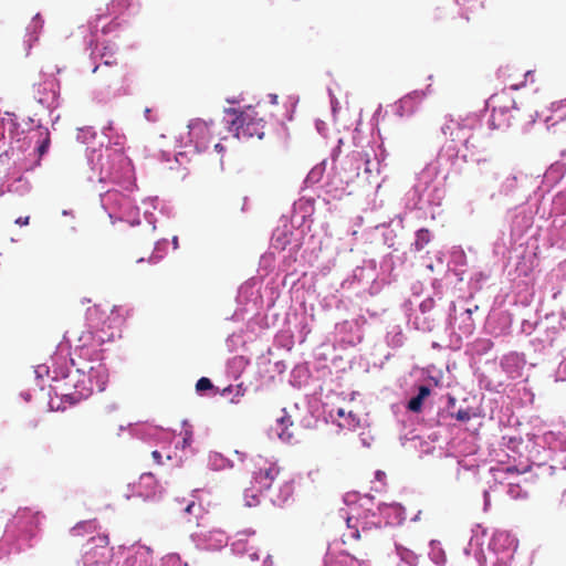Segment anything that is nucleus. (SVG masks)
Listing matches in <instances>:
<instances>
[{"label": "nucleus", "instance_id": "obj_1", "mask_svg": "<svg viewBox=\"0 0 566 566\" xmlns=\"http://www.w3.org/2000/svg\"><path fill=\"white\" fill-rule=\"evenodd\" d=\"M227 115L231 117L228 120L229 130L234 134L238 139L263 138L265 134V120L259 116L258 112L248 107L244 111L230 108Z\"/></svg>", "mask_w": 566, "mask_h": 566}, {"label": "nucleus", "instance_id": "obj_2", "mask_svg": "<svg viewBox=\"0 0 566 566\" xmlns=\"http://www.w3.org/2000/svg\"><path fill=\"white\" fill-rule=\"evenodd\" d=\"M279 473L280 468L276 463L261 455L254 458L252 478L260 491L270 490Z\"/></svg>", "mask_w": 566, "mask_h": 566}, {"label": "nucleus", "instance_id": "obj_3", "mask_svg": "<svg viewBox=\"0 0 566 566\" xmlns=\"http://www.w3.org/2000/svg\"><path fill=\"white\" fill-rule=\"evenodd\" d=\"M108 310L102 308L101 305H94L88 308L87 319L90 323L91 331L88 334L92 336V340L96 345H101L105 342V337L101 334L105 332V327H111V316L107 315Z\"/></svg>", "mask_w": 566, "mask_h": 566}, {"label": "nucleus", "instance_id": "obj_4", "mask_svg": "<svg viewBox=\"0 0 566 566\" xmlns=\"http://www.w3.org/2000/svg\"><path fill=\"white\" fill-rule=\"evenodd\" d=\"M254 535L255 532L251 530L238 532L231 544L233 552L240 555H248L252 560H258L260 556L255 539L253 538L251 544L249 542L250 537H254Z\"/></svg>", "mask_w": 566, "mask_h": 566}, {"label": "nucleus", "instance_id": "obj_5", "mask_svg": "<svg viewBox=\"0 0 566 566\" xmlns=\"http://www.w3.org/2000/svg\"><path fill=\"white\" fill-rule=\"evenodd\" d=\"M349 160L357 170V176H359V169L364 166V172L369 177L374 174V171H378V165L373 164L370 159V155L367 151H353L349 156Z\"/></svg>", "mask_w": 566, "mask_h": 566}, {"label": "nucleus", "instance_id": "obj_6", "mask_svg": "<svg viewBox=\"0 0 566 566\" xmlns=\"http://www.w3.org/2000/svg\"><path fill=\"white\" fill-rule=\"evenodd\" d=\"M422 96L423 94L418 92L403 96L398 102L397 113L400 116L412 114Z\"/></svg>", "mask_w": 566, "mask_h": 566}, {"label": "nucleus", "instance_id": "obj_7", "mask_svg": "<svg viewBox=\"0 0 566 566\" xmlns=\"http://www.w3.org/2000/svg\"><path fill=\"white\" fill-rule=\"evenodd\" d=\"M512 114L500 107H494L490 118V126L494 129H501L511 126Z\"/></svg>", "mask_w": 566, "mask_h": 566}, {"label": "nucleus", "instance_id": "obj_8", "mask_svg": "<svg viewBox=\"0 0 566 566\" xmlns=\"http://www.w3.org/2000/svg\"><path fill=\"white\" fill-rule=\"evenodd\" d=\"M337 416L342 419L338 426L346 430H355L359 427V418L352 411H346L344 408L337 409Z\"/></svg>", "mask_w": 566, "mask_h": 566}, {"label": "nucleus", "instance_id": "obj_9", "mask_svg": "<svg viewBox=\"0 0 566 566\" xmlns=\"http://www.w3.org/2000/svg\"><path fill=\"white\" fill-rule=\"evenodd\" d=\"M88 377L91 382H93L94 378L96 379L95 385L98 391H103L105 389L108 376L106 373V368L102 364H98L96 367H91Z\"/></svg>", "mask_w": 566, "mask_h": 566}, {"label": "nucleus", "instance_id": "obj_10", "mask_svg": "<svg viewBox=\"0 0 566 566\" xmlns=\"http://www.w3.org/2000/svg\"><path fill=\"white\" fill-rule=\"evenodd\" d=\"M430 395V388L427 386H420L418 395L411 398L408 402V409L412 412H420L424 399Z\"/></svg>", "mask_w": 566, "mask_h": 566}, {"label": "nucleus", "instance_id": "obj_11", "mask_svg": "<svg viewBox=\"0 0 566 566\" xmlns=\"http://www.w3.org/2000/svg\"><path fill=\"white\" fill-rule=\"evenodd\" d=\"M431 240V233L428 229L422 228L417 231L416 233V241L413 243L416 251H421L424 249V247L430 242Z\"/></svg>", "mask_w": 566, "mask_h": 566}, {"label": "nucleus", "instance_id": "obj_12", "mask_svg": "<svg viewBox=\"0 0 566 566\" xmlns=\"http://www.w3.org/2000/svg\"><path fill=\"white\" fill-rule=\"evenodd\" d=\"M190 135L196 136L199 133L208 130V124L201 119H195L189 124Z\"/></svg>", "mask_w": 566, "mask_h": 566}, {"label": "nucleus", "instance_id": "obj_13", "mask_svg": "<svg viewBox=\"0 0 566 566\" xmlns=\"http://www.w3.org/2000/svg\"><path fill=\"white\" fill-rule=\"evenodd\" d=\"M213 387L211 380L207 377H201L197 384H196V390L197 391H205V390H209Z\"/></svg>", "mask_w": 566, "mask_h": 566}, {"label": "nucleus", "instance_id": "obj_14", "mask_svg": "<svg viewBox=\"0 0 566 566\" xmlns=\"http://www.w3.org/2000/svg\"><path fill=\"white\" fill-rule=\"evenodd\" d=\"M452 417L459 421L467 422L472 418V413L469 409H460Z\"/></svg>", "mask_w": 566, "mask_h": 566}, {"label": "nucleus", "instance_id": "obj_15", "mask_svg": "<svg viewBox=\"0 0 566 566\" xmlns=\"http://www.w3.org/2000/svg\"><path fill=\"white\" fill-rule=\"evenodd\" d=\"M247 499V505L252 506L253 504H258L260 502L259 496L254 493H251L247 490L244 494Z\"/></svg>", "mask_w": 566, "mask_h": 566}, {"label": "nucleus", "instance_id": "obj_16", "mask_svg": "<svg viewBox=\"0 0 566 566\" xmlns=\"http://www.w3.org/2000/svg\"><path fill=\"white\" fill-rule=\"evenodd\" d=\"M344 537L348 539H359L361 537V533L357 528L349 527L348 533L344 534Z\"/></svg>", "mask_w": 566, "mask_h": 566}, {"label": "nucleus", "instance_id": "obj_17", "mask_svg": "<svg viewBox=\"0 0 566 566\" xmlns=\"http://www.w3.org/2000/svg\"><path fill=\"white\" fill-rule=\"evenodd\" d=\"M49 145H50V137H49V134L46 133V137L44 138V140L41 143V145L38 148L39 154L41 156L48 151Z\"/></svg>", "mask_w": 566, "mask_h": 566}, {"label": "nucleus", "instance_id": "obj_18", "mask_svg": "<svg viewBox=\"0 0 566 566\" xmlns=\"http://www.w3.org/2000/svg\"><path fill=\"white\" fill-rule=\"evenodd\" d=\"M130 4V0H112V6L118 8H127Z\"/></svg>", "mask_w": 566, "mask_h": 566}, {"label": "nucleus", "instance_id": "obj_19", "mask_svg": "<svg viewBox=\"0 0 566 566\" xmlns=\"http://www.w3.org/2000/svg\"><path fill=\"white\" fill-rule=\"evenodd\" d=\"M140 481H145L147 484L155 483L154 475L151 473L143 474Z\"/></svg>", "mask_w": 566, "mask_h": 566}, {"label": "nucleus", "instance_id": "obj_20", "mask_svg": "<svg viewBox=\"0 0 566 566\" xmlns=\"http://www.w3.org/2000/svg\"><path fill=\"white\" fill-rule=\"evenodd\" d=\"M199 506L196 505V503L192 501L190 502L186 507H185V512L187 514H192L196 510H198Z\"/></svg>", "mask_w": 566, "mask_h": 566}, {"label": "nucleus", "instance_id": "obj_21", "mask_svg": "<svg viewBox=\"0 0 566 566\" xmlns=\"http://www.w3.org/2000/svg\"><path fill=\"white\" fill-rule=\"evenodd\" d=\"M29 221H30V217L27 216V217H20L15 220V223L20 227H23V226H28L29 224Z\"/></svg>", "mask_w": 566, "mask_h": 566}, {"label": "nucleus", "instance_id": "obj_22", "mask_svg": "<svg viewBox=\"0 0 566 566\" xmlns=\"http://www.w3.org/2000/svg\"><path fill=\"white\" fill-rule=\"evenodd\" d=\"M151 457L154 459V461L157 463V464H161V454L159 451L155 450L151 452Z\"/></svg>", "mask_w": 566, "mask_h": 566}, {"label": "nucleus", "instance_id": "obj_23", "mask_svg": "<svg viewBox=\"0 0 566 566\" xmlns=\"http://www.w3.org/2000/svg\"><path fill=\"white\" fill-rule=\"evenodd\" d=\"M36 40H38V36H36V35H32V36H30V39L28 40V48H27V50H25V55H28V54H29V51H30V49H31V46H32V42H35Z\"/></svg>", "mask_w": 566, "mask_h": 566}, {"label": "nucleus", "instance_id": "obj_24", "mask_svg": "<svg viewBox=\"0 0 566 566\" xmlns=\"http://www.w3.org/2000/svg\"><path fill=\"white\" fill-rule=\"evenodd\" d=\"M138 560V556H132L129 558L126 559V564H129V565H133L135 564L136 562Z\"/></svg>", "mask_w": 566, "mask_h": 566}, {"label": "nucleus", "instance_id": "obj_25", "mask_svg": "<svg viewBox=\"0 0 566 566\" xmlns=\"http://www.w3.org/2000/svg\"><path fill=\"white\" fill-rule=\"evenodd\" d=\"M361 532H363L364 537H365L366 539H368V538H369V535H370V533H371V530H370V528L363 527V531H361Z\"/></svg>", "mask_w": 566, "mask_h": 566}, {"label": "nucleus", "instance_id": "obj_26", "mask_svg": "<svg viewBox=\"0 0 566 566\" xmlns=\"http://www.w3.org/2000/svg\"><path fill=\"white\" fill-rule=\"evenodd\" d=\"M473 139V135H470L469 137H467L464 139V146L465 148H469L470 144H471V140Z\"/></svg>", "mask_w": 566, "mask_h": 566}, {"label": "nucleus", "instance_id": "obj_27", "mask_svg": "<svg viewBox=\"0 0 566 566\" xmlns=\"http://www.w3.org/2000/svg\"><path fill=\"white\" fill-rule=\"evenodd\" d=\"M505 471H506L507 473H518V470L516 469V467H507V468L505 469Z\"/></svg>", "mask_w": 566, "mask_h": 566}, {"label": "nucleus", "instance_id": "obj_28", "mask_svg": "<svg viewBox=\"0 0 566 566\" xmlns=\"http://www.w3.org/2000/svg\"><path fill=\"white\" fill-rule=\"evenodd\" d=\"M39 25H40V21L38 19H35L33 21V30L35 31Z\"/></svg>", "mask_w": 566, "mask_h": 566}, {"label": "nucleus", "instance_id": "obj_29", "mask_svg": "<svg viewBox=\"0 0 566 566\" xmlns=\"http://www.w3.org/2000/svg\"><path fill=\"white\" fill-rule=\"evenodd\" d=\"M214 148H216L217 150H219V151H222V150H223V147H222V145H221V144H216V145H214Z\"/></svg>", "mask_w": 566, "mask_h": 566}, {"label": "nucleus", "instance_id": "obj_30", "mask_svg": "<svg viewBox=\"0 0 566 566\" xmlns=\"http://www.w3.org/2000/svg\"><path fill=\"white\" fill-rule=\"evenodd\" d=\"M114 155H115L116 157H119L122 160H125V159H126V158H124V157H123V155H122L120 153H118V151H116V150L114 151Z\"/></svg>", "mask_w": 566, "mask_h": 566}, {"label": "nucleus", "instance_id": "obj_31", "mask_svg": "<svg viewBox=\"0 0 566 566\" xmlns=\"http://www.w3.org/2000/svg\"><path fill=\"white\" fill-rule=\"evenodd\" d=\"M511 88H513V90H517V88H518V85H511Z\"/></svg>", "mask_w": 566, "mask_h": 566}, {"label": "nucleus", "instance_id": "obj_32", "mask_svg": "<svg viewBox=\"0 0 566 566\" xmlns=\"http://www.w3.org/2000/svg\"><path fill=\"white\" fill-rule=\"evenodd\" d=\"M510 492L513 493L515 492V489H513V486L510 488Z\"/></svg>", "mask_w": 566, "mask_h": 566}, {"label": "nucleus", "instance_id": "obj_33", "mask_svg": "<svg viewBox=\"0 0 566 566\" xmlns=\"http://www.w3.org/2000/svg\"><path fill=\"white\" fill-rule=\"evenodd\" d=\"M375 532H376V533H379V532H380V528H379V527H375Z\"/></svg>", "mask_w": 566, "mask_h": 566}, {"label": "nucleus", "instance_id": "obj_34", "mask_svg": "<svg viewBox=\"0 0 566 566\" xmlns=\"http://www.w3.org/2000/svg\"><path fill=\"white\" fill-rule=\"evenodd\" d=\"M184 443H185V444H186V443H188V438H185V439H184Z\"/></svg>", "mask_w": 566, "mask_h": 566}]
</instances>
